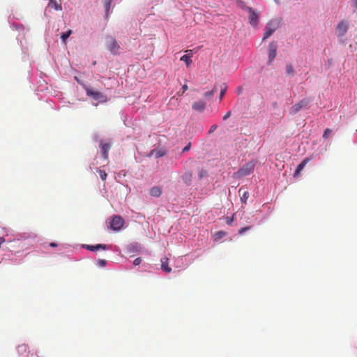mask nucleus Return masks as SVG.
Returning a JSON list of instances; mask_svg holds the SVG:
<instances>
[{"mask_svg": "<svg viewBox=\"0 0 357 357\" xmlns=\"http://www.w3.org/2000/svg\"><path fill=\"white\" fill-rule=\"evenodd\" d=\"M105 43L107 50L114 55L121 53V47L116 38L112 36H107L105 38Z\"/></svg>", "mask_w": 357, "mask_h": 357, "instance_id": "1", "label": "nucleus"}, {"mask_svg": "<svg viewBox=\"0 0 357 357\" xmlns=\"http://www.w3.org/2000/svg\"><path fill=\"white\" fill-rule=\"evenodd\" d=\"M85 91L88 96L91 97L98 103H105L108 100L107 96L100 91H95L89 87H85Z\"/></svg>", "mask_w": 357, "mask_h": 357, "instance_id": "2", "label": "nucleus"}, {"mask_svg": "<svg viewBox=\"0 0 357 357\" xmlns=\"http://www.w3.org/2000/svg\"><path fill=\"white\" fill-rule=\"evenodd\" d=\"M255 168V164L252 162H248L234 173V176L236 178H241L250 174Z\"/></svg>", "mask_w": 357, "mask_h": 357, "instance_id": "3", "label": "nucleus"}, {"mask_svg": "<svg viewBox=\"0 0 357 357\" xmlns=\"http://www.w3.org/2000/svg\"><path fill=\"white\" fill-rule=\"evenodd\" d=\"M278 28V22L273 20L268 22L265 27V32L264 34L263 40H266L269 38Z\"/></svg>", "mask_w": 357, "mask_h": 357, "instance_id": "4", "label": "nucleus"}, {"mask_svg": "<svg viewBox=\"0 0 357 357\" xmlns=\"http://www.w3.org/2000/svg\"><path fill=\"white\" fill-rule=\"evenodd\" d=\"M123 219L119 215H115L112 218L110 222L109 228L113 230L118 231L123 226Z\"/></svg>", "mask_w": 357, "mask_h": 357, "instance_id": "5", "label": "nucleus"}, {"mask_svg": "<svg viewBox=\"0 0 357 357\" xmlns=\"http://www.w3.org/2000/svg\"><path fill=\"white\" fill-rule=\"evenodd\" d=\"M349 29V24L345 20L340 21L336 27L337 30V34L338 38L343 37L345 33H347V30Z\"/></svg>", "mask_w": 357, "mask_h": 357, "instance_id": "6", "label": "nucleus"}, {"mask_svg": "<svg viewBox=\"0 0 357 357\" xmlns=\"http://www.w3.org/2000/svg\"><path fill=\"white\" fill-rule=\"evenodd\" d=\"M310 100L307 98L301 100L298 103L294 105L290 109V114H295L298 112L303 107L307 106Z\"/></svg>", "mask_w": 357, "mask_h": 357, "instance_id": "7", "label": "nucleus"}, {"mask_svg": "<svg viewBox=\"0 0 357 357\" xmlns=\"http://www.w3.org/2000/svg\"><path fill=\"white\" fill-rule=\"evenodd\" d=\"M246 10L249 13V22L252 26H255L258 23V19H259V14L256 13L255 10H254L250 7H247Z\"/></svg>", "mask_w": 357, "mask_h": 357, "instance_id": "8", "label": "nucleus"}, {"mask_svg": "<svg viewBox=\"0 0 357 357\" xmlns=\"http://www.w3.org/2000/svg\"><path fill=\"white\" fill-rule=\"evenodd\" d=\"M278 45L274 41L268 45V63H271L276 56Z\"/></svg>", "mask_w": 357, "mask_h": 357, "instance_id": "9", "label": "nucleus"}, {"mask_svg": "<svg viewBox=\"0 0 357 357\" xmlns=\"http://www.w3.org/2000/svg\"><path fill=\"white\" fill-rule=\"evenodd\" d=\"M100 148L101 150V153L104 159L107 160L109 157V151L111 148V144L109 143H105L102 141L100 142Z\"/></svg>", "mask_w": 357, "mask_h": 357, "instance_id": "10", "label": "nucleus"}, {"mask_svg": "<svg viewBox=\"0 0 357 357\" xmlns=\"http://www.w3.org/2000/svg\"><path fill=\"white\" fill-rule=\"evenodd\" d=\"M83 247L86 250L90 251L96 252L99 250L100 249L106 250L107 248V245L105 244H97L96 245H84Z\"/></svg>", "mask_w": 357, "mask_h": 357, "instance_id": "11", "label": "nucleus"}, {"mask_svg": "<svg viewBox=\"0 0 357 357\" xmlns=\"http://www.w3.org/2000/svg\"><path fill=\"white\" fill-rule=\"evenodd\" d=\"M192 107L195 111L202 112L205 109L206 102L202 100L195 102L192 104Z\"/></svg>", "mask_w": 357, "mask_h": 357, "instance_id": "12", "label": "nucleus"}, {"mask_svg": "<svg viewBox=\"0 0 357 357\" xmlns=\"http://www.w3.org/2000/svg\"><path fill=\"white\" fill-rule=\"evenodd\" d=\"M309 161L310 159L308 158H306L297 166V168L294 174V177L296 178L298 176L301 171L303 169V168L305 167V165L307 164Z\"/></svg>", "mask_w": 357, "mask_h": 357, "instance_id": "13", "label": "nucleus"}, {"mask_svg": "<svg viewBox=\"0 0 357 357\" xmlns=\"http://www.w3.org/2000/svg\"><path fill=\"white\" fill-rule=\"evenodd\" d=\"M188 52L187 54L183 55L181 58V61H183L185 63L187 67H189L190 65L192 63L191 57L192 56V50H187Z\"/></svg>", "mask_w": 357, "mask_h": 357, "instance_id": "14", "label": "nucleus"}, {"mask_svg": "<svg viewBox=\"0 0 357 357\" xmlns=\"http://www.w3.org/2000/svg\"><path fill=\"white\" fill-rule=\"evenodd\" d=\"M48 7H53L56 10H62L61 1L56 0H50Z\"/></svg>", "mask_w": 357, "mask_h": 357, "instance_id": "15", "label": "nucleus"}, {"mask_svg": "<svg viewBox=\"0 0 357 357\" xmlns=\"http://www.w3.org/2000/svg\"><path fill=\"white\" fill-rule=\"evenodd\" d=\"M168 260L167 257H163L161 259V268L167 273H170L172 268L168 266Z\"/></svg>", "mask_w": 357, "mask_h": 357, "instance_id": "16", "label": "nucleus"}, {"mask_svg": "<svg viewBox=\"0 0 357 357\" xmlns=\"http://www.w3.org/2000/svg\"><path fill=\"white\" fill-rule=\"evenodd\" d=\"M162 193L160 187L155 186L150 190V195L153 197H158Z\"/></svg>", "mask_w": 357, "mask_h": 357, "instance_id": "17", "label": "nucleus"}, {"mask_svg": "<svg viewBox=\"0 0 357 357\" xmlns=\"http://www.w3.org/2000/svg\"><path fill=\"white\" fill-rule=\"evenodd\" d=\"M192 174L191 172H185L183 176V181L184 183H185L187 185H190L192 181Z\"/></svg>", "mask_w": 357, "mask_h": 357, "instance_id": "18", "label": "nucleus"}, {"mask_svg": "<svg viewBox=\"0 0 357 357\" xmlns=\"http://www.w3.org/2000/svg\"><path fill=\"white\" fill-rule=\"evenodd\" d=\"M286 73L287 75L291 76L294 75V70L291 64H287L286 66Z\"/></svg>", "mask_w": 357, "mask_h": 357, "instance_id": "19", "label": "nucleus"}, {"mask_svg": "<svg viewBox=\"0 0 357 357\" xmlns=\"http://www.w3.org/2000/svg\"><path fill=\"white\" fill-rule=\"evenodd\" d=\"M217 89H216V87L215 86L211 91H207L204 93V96L206 99H209L211 98V97L212 96H213V94L215 93V92H216Z\"/></svg>", "mask_w": 357, "mask_h": 357, "instance_id": "20", "label": "nucleus"}, {"mask_svg": "<svg viewBox=\"0 0 357 357\" xmlns=\"http://www.w3.org/2000/svg\"><path fill=\"white\" fill-rule=\"evenodd\" d=\"M72 33V31L71 30H68V31L63 33L62 35H61V39L63 40V42H66V40L68 39V38L70 36V34Z\"/></svg>", "mask_w": 357, "mask_h": 357, "instance_id": "21", "label": "nucleus"}, {"mask_svg": "<svg viewBox=\"0 0 357 357\" xmlns=\"http://www.w3.org/2000/svg\"><path fill=\"white\" fill-rule=\"evenodd\" d=\"M249 192L247 191H245L243 192L242 196L241 197V200L243 203H246L248 197H249Z\"/></svg>", "mask_w": 357, "mask_h": 357, "instance_id": "22", "label": "nucleus"}, {"mask_svg": "<svg viewBox=\"0 0 357 357\" xmlns=\"http://www.w3.org/2000/svg\"><path fill=\"white\" fill-rule=\"evenodd\" d=\"M225 234H226L225 231H218L215 234V240H219V239L222 238V237H224L225 236Z\"/></svg>", "mask_w": 357, "mask_h": 357, "instance_id": "23", "label": "nucleus"}, {"mask_svg": "<svg viewBox=\"0 0 357 357\" xmlns=\"http://www.w3.org/2000/svg\"><path fill=\"white\" fill-rule=\"evenodd\" d=\"M98 172V173H99V175H100V178H101L102 181L106 180L107 176V173H106L104 170H101V169H99Z\"/></svg>", "mask_w": 357, "mask_h": 357, "instance_id": "24", "label": "nucleus"}, {"mask_svg": "<svg viewBox=\"0 0 357 357\" xmlns=\"http://www.w3.org/2000/svg\"><path fill=\"white\" fill-rule=\"evenodd\" d=\"M234 220V215H233L231 217L226 218V222L227 225H231L232 222Z\"/></svg>", "mask_w": 357, "mask_h": 357, "instance_id": "25", "label": "nucleus"}, {"mask_svg": "<svg viewBox=\"0 0 357 357\" xmlns=\"http://www.w3.org/2000/svg\"><path fill=\"white\" fill-rule=\"evenodd\" d=\"M251 229V227L250 226H248V227H243L241 229H239L238 231V234H243L245 231H248V230H250Z\"/></svg>", "mask_w": 357, "mask_h": 357, "instance_id": "26", "label": "nucleus"}, {"mask_svg": "<svg viewBox=\"0 0 357 357\" xmlns=\"http://www.w3.org/2000/svg\"><path fill=\"white\" fill-rule=\"evenodd\" d=\"M227 87L225 86L224 88L221 89L220 93V100H221L225 96V93L226 92Z\"/></svg>", "mask_w": 357, "mask_h": 357, "instance_id": "27", "label": "nucleus"}, {"mask_svg": "<svg viewBox=\"0 0 357 357\" xmlns=\"http://www.w3.org/2000/svg\"><path fill=\"white\" fill-rule=\"evenodd\" d=\"M331 130L329 128H326L324 132L323 137L324 138H327L328 135L331 134Z\"/></svg>", "mask_w": 357, "mask_h": 357, "instance_id": "28", "label": "nucleus"}, {"mask_svg": "<svg viewBox=\"0 0 357 357\" xmlns=\"http://www.w3.org/2000/svg\"><path fill=\"white\" fill-rule=\"evenodd\" d=\"M191 148V143L189 142L183 149V151L182 152L183 153H185L186 151H188Z\"/></svg>", "mask_w": 357, "mask_h": 357, "instance_id": "29", "label": "nucleus"}, {"mask_svg": "<svg viewBox=\"0 0 357 357\" xmlns=\"http://www.w3.org/2000/svg\"><path fill=\"white\" fill-rule=\"evenodd\" d=\"M112 0H105V8L107 10H108L110 8V5Z\"/></svg>", "mask_w": 357, "mask_h": 357, "instance_id": "30", "label": "nucleus"}, {"mask_svg": "<svg viewBox=\"0 0 357 357\" xmlns=\"http://www.w3.org/2000/svg\"><path fill=\"white\" fill-rule=\"evenodd\" d=\"M142 262V259L140 257H137L136 258L134 261H133V264L135 266H137L139 264H140V263Z\"/></svg>", "mask_w": 357, "mask_h": 357, "instance_id": "31", "label": "nucleus"}, {"mask_svg": "<svg viewBox=\"0 0 357 357\" xmlns=\"http://www.w3.org/2000/svg\"><path fill=\"white\" fill-rule=\"evenodd\" d=\"M231 112L230 111L227 112L223 116V120H227L229 117H230Z\"/></svg>", "mask_w": 357, "mask_h": 357, "instance_id": "32", "label": "nucleus"}, {"mask_svg": "<svg viewBox=\"0 0 357 357\" xmlns=\"http://www.w3.org/2000/svg\"><path fill=\"white\" fill-rule=\"evenodd\" d=\"M98 263L101 266H105L106 264V261L104 259H99Z\"/></svg>", "mask_w": 357, "mask_h": 357, "instance_id": "33", "label": "nucleus"}, {"mask_svg": "<svg viewBox=\"0 0 357 357\" xmlns=\"http://www.w3.org/2000/svg\"><path fill=\"white\" fill-rule=\"evenodd\" d=\"M206 174V172L202 169L199 172V176L200 178L203 177L205 174Z\"/></svg>", "mask_w": 357, "mask_h": 357, "instance_id": "34", "label": "nucleus"}, {"mask_svg": "<svg viewBox=\"0 0 357 357\" xmlns=\"http://www.w3.org/2000/svg\"><path fill=\"white\" fill-rule=\"evenodd\" d=\"M188 87L187 84L183 85V86H182V90H183L182 93H183L188 89Z\"/></svg>", "mask_w": 357, "mask_h": 357, "instance_id": "35", "label": "nucleus"}, {"mask_svg": "<svg viewBox=\"0 0 357 357\" xmlns=\"http://www.w3.org/2000/svg\"><path fill=\"white\" fill-rule=\"evenodd\" d=\"M217 128V126L214 125V126H212L210 128V130H209V132H212L214 130H215Z\"/></svg>", "mask_w": 357, "mask_h": 357, "instance_id": "36", "label": "nucleus"}, {"mask_svg": "<svg viewBox=\"0 0 357 357\" xmlns=\"http://www.w3.org/2000/svg\"><path fill=\"white\" fill-rule=\"evenodd\" d=\"M50 245L51 247H52V248H55V247H56V246H57V244H56V243H51L50 244Z\"/></svg>", "mask_w": 357, "mask_h": 357, "instance_id": "37", "label": "nucleus"}, {"mask_svg": "<svg viewBox=\"0 0 357 357\" xmlns=\"http://www.w3.org/2000/svg\"><path fill=\"white\" fill-rule=\"evenodd\" d=\"M351 1L354 3V7L357 8V0H351Z\"/></svg>", "mask_w": 357, "mask_h": 357, "instance_id": "38", "label": "nucleus"}]
</instances>
